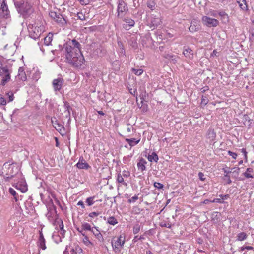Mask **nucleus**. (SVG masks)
<instances>
[{"label": "nucleus", "mask_w": 254, "mask_h": 254, "mask_svg": "<svg viewBox=\"0 0 254 254\" xmlns=\"http://www.w3.org/2000/svg\"><path fill=\"white\" fill-rule=\"evenodd\" d=\"M64 47L66 58L69 63L75 67H79L83 64L84 58L81 50L78 49L77 52L73 51L72 46L68 44H65Z\"/></svg>", "instance_id": "f257e3e1"}, {"label": "nucleus", "mask_w": 254, "mask_h": 254, "mask_svg": "<svg viewBox=\"0 0 254 254\" xmlns=\"http://www.w3.org/2000/svg\"><path fill=\"white\" fill-rule=\"evenodd\" d=\"M14 5L19 14L26 18L34 12L32 5L28 1H15Z\"/></svg>", "instance_id": "f03ea898"}, {"label": "nucleus", "mask_w": 254, "mask_h": 254, "mask_svg": "<svg viewBox=\"0 0 254 254\" xmlns=\"http://www.w3.org/2000/svg\"><path fill=\"white\" fill-rule=\"evenodd\" d=\"M10 79V72L6 65L0 62V85H4Z\"/></svg>", "instance_id": "7ed1b4c3"}, {"label": "nucleus", "mask_w": 254, "mask_h": 254, "mask_svg": "<svg viewBox=\"0 0 254 254\" xmlns=\"http://www.w3.org/2000/svg\"><path fill=\"white\" fill-rule=\"evenodd\" d=\"M125 243V238L121 235L117 238H114L112 240L111 244L114 251L116 253H119L123 247Z\"/></svg>", "instance_id": "20e7f679"}, {"label": "nucleus", "mask_w": 254, "mask_h": 254, "mask_svg": "<svg viewBox=\"0 0 254 254\" xmlns=\"http://www.w3.org/2000/svg\"><path fill=\"white\" fill-rule=\"evenodd\" d=\"M128 11L127 4L123 0H119L117 6V17L123 18Z\"/></svg>", "instance_id": "39448f33"}, {"label": "nucleus", "mask_w": 254, "mask_h": 254, "mask_svg": "<svg viewBox=\"0 0 254 254\" xmlns=\"http://www.w3.org/2000/svg\"><path fill=\"white\" fill-rule=\"evenodd\" d=\"M0 17L5 19L10 18V11L5 0H0Z\"/></svg>", "instance_id": "423d86ee"}, {"label": "nucleus", "mask_w": 254, "mask_h": 254, "mask_svg": "<svg viewBox=\"0 0 254 254\" xmlns=\"http://www.w3.org/2000/svg\"><path fill=\"white\" fill-rule=\"evenodd\" d=\"M203 23L208 27H216L219 25V21L216 19L204 16L202 18Z\"/></svg>", "instance_id": "0eeeda50"}, {"label": "nucleus", "mask_w": 254, "mask_h": 254, "mask_svg": "<svg viewBox=\"0 0 254 254\" xmlns=\"http://www.w3.org/2000/svg\"><path fill=\"white\" fill-rule=\"evenodd\" d=\"M64 80L62 77L54 79L52 81V86L55 92L59 91L62 88L64 83Z\"/></svg>", "instance_id": "6e6552de"}, {"label": "nucleus", "mask_w": 254, "mask_h": 254, "mask_svg": "<svg viewBox=\"0 0 254 254\" xmlns=\"http://www.w3.org/2000/svg\"><path fill=\"white\" fill-rule=\"evenodd\" d=\"M43 31V28L37 26H32L31 30L29 31L30 37L34 39H37L40 37Z\"/></svg>", "instance_id": "1a4fd4ad"}, {"label": "nucleus", "mask_w": 254, "mask_h": 254, "mask_svg": "<svg viewBox=\"0 0 254 254\" xmlns=\"http://www.w3.org/2000/svg\"><path fill=\"white\" fill-rule=\"evenodd\" d=\"M162 23L161 20L159 16L156 15H151L149 18V26L150 28H155L158 27Z\"/></svg>", "instance_id": "9d476101"}, {"label": "nucleus", "mask_w": 254, "mask_h": 254, "mask_svg": "<svg viewBox=\"0 0 254 254\" xmlns=\"http://www.w3.org/2000/svg\"><path fill=\"white\" fill-rule=\"evenodd\" d=\"M54 225L56 229L60 230V234L63 237H64L65 230L64 229V226L63 220L61 219L56 218Z\"/></svg>", "instance_id": "9b49d317"}, {"label": "nucleus", "mask_w": 254, "mask_h": 254, "mask_svg": "<svg viewBox=\"0 0 254 254\" xmlns=\"http://www.w3.org/2000/svg\"><path fill=\"white\" fill-rule=\"evenodd\" d=\"M8 172L5 175L2 174L3 176L4 180L6 181H9L11 179L14 177V174L13 173L14 167L12 164H8Z\"/></svg>", "instance_id": "f8f14e48"}, {"label": "nucleus", "mask_w": 254, "mask_h": 254, "mask_svg": "<svg viewBox=\"0 0 254 254\" xmlns=\"http://www.w3.org/2000/svg\"><path fill=\"white\" fill-rule=\"evenodd\" d=\"M13 186L20 190V191L23 193L26 192L28 190L27 185L24 181L19 182L16 184L13 185Z\"/></svg>", "instance_id": "ddd939ff"}, {"label": "nucleus", "mask_w": 254, "mask_h": 254, "mask_svg": "<svg viewBox=\"0 0 254 254\" xmlns=\"http://www.w3.org/2000/svg\"><path fill=\"white\" fill-rule=\"evenodd\" d=\"M123 21L126 23V24L123 25V27L128 30L131 28V27H132L134 26L135 24V21L132 19L130 18L127 17V18H122Z\"/></svg>", "instance_id": "4468645a"}, {"label": "nucleus", "mask_w": 254, "mask_h": 254, "mask_svg": "<svg viewBox=\"0 0 254 254\" xmlns=\"http://www.w3.org/2000/svg\"><path fill=\"white\" fill-rule=\"evenodd\" d=\"M45 242L46 241L44 237L42 230L39 231V237L38 239V244L39 247L43 250L46 249Z\"/></svg>", "instance_id": "2eb2a0df"}, {"label": "nucleus", "mask_w": 254, "mask_h": 254, "mask_svg": "<svg viewBox=\"0 0 254 254\" xmlns=\"http://www.w3.org/2000/svg\"><path fill=\"white\" fill-rule=\"evenodd\" d=\"M55 128L62 135H64L65 134V130L64 126L56 121L53 125Z\"/></svg>", "instance_id": "dca6fc26"}, {"label": "nucleus", "mask_w": 254, "mask_h": 254, "mask_svg": "<svg viewBox=\"0 0 254 254\" xmlns=\"http://www.w3.org/2000/svg\"><path fill=\"white\" fill-rule=\"evenodd\" d=\"M54 20L62 26H65L67 23V21L65 18L60 13L58 14L56 19H55Z\"/></svg>", "instance_id": "f3484780"}, {"label": "nucleus", "mask_w": 254, "mask_h": 254, "mask_svg": "<svg viewBox=\"0 0 254 254\" xmlns=\"http://www.w3.org/2000/svg\"><path fill=\"white\" fill-rule=\"evenodd\" d=\"M200 29V25L196 20L191 21L190 26L189 28V30L190 32H194L198 31Z\"/></svg>", "instance_id": "a211bd4d"}, {"label": "nucleus", "mask_w": 254, "mask_h": 254, "mask_svg": "<svg viewBox=\"0 0 254 254\" xmlns=\"http://www.w3.org/2000/svg\"><path fill=\"white\" fill-rule=\"evenodd\" d=\"M183 54L186 58L189 59H192L193 58V54L192 50L189 47H187L186 48L184 47V49L183 52Z\"/></svg>", "instance_id": "6ab92c4d"}, {"label": "nucleus", "mask_w": 254, "mask_h": 254, "mask_svg": "<svg viewBox=\"0 0 254 254\" xmlns=\"http://www.w3.org/2000/svg\"><path fill=\"white\" fill-rule=\"evenodd\" d=\"M242 121L244 125L248 127V128H250L251 127V125L253 124V120L251 119L250 117L247 115H244L242 118Z\"/></svg>", "instance_id": "aec40b11"}, {"label": "nucleus", "mask_w": 254, "mask_h": 254, "mask_svg": "<svg viewBox=\"0 0 254 254\" xmlns=\"http://www.w3.org/2000/svg\"><path fill=\"white\" fill-rule=\"evenodd\" d=\"M216 136V134L214 130L210 128L206 133L207 138L209 139L210 141H212L215 140Z\"/></svg>", "instance_id": "412c9836"}, {"label": "nucleus", "mask_w": 254, "mask_h": 254, "mask_svg": "<svg viewBox=\"0 0 254 254\" xmlns=\"http://www.w3.org/2000/svg\"><path fill=\"white\" fill-rule=\"evenodd\" d=\"M146 164V161L143 158H141L137 164L138 169L141 172H143L146 169L145 164Z\"/></svg>", "instance_id": "4be33fe9"}, {"label": "nucleus", "mask_w": 254, "mask_h": 254, "mask_svg": "<svg viewBox=\"0 0 254 254\" xmlns=\"http://www.w3.org/2000/svg\"><path fill=\"white\" fill-rule=\"evenodd\" d=\"M66 44L71 45L73 48V51H76L77 52L78 49L81 50V45L75 39L72 40L71 42L69 43H66Z\"/></svg>", "instance_id": "5701e85b"}, {"label": "nucleus", "mask_w": 254, "mask_h": 254, "mask_svg": "<svg viewBox=\"0 0 254 254\" xmlns=\"http://www.w3.org/2000/svg\"><path fill=\"white\" fill-rule=\"evenodd\" d=\"M93 235L98 239L99 241H103V237L100 232L96 227L94 229L93 228L91 231Z\"/></svg>", "instance_id": "b1692460"}, {"label": "nucleus", "mask_w": 254, "mask_h": 254, "mask_svg": "<svg viewBox=\"0 0 254 254\" xmlns=\"http://www.w3.org/2000/svg\"><path fill=\"white\" fill-rule=\"evenodd\" d=\"M69 254H83L82 249L79 247L76 246L75 248H72L70 251Z\"/></svg>", "instance_id": "393cba45"}, {"label": "nucleus", "mask_w": 254, "mask_h": 254, "mask_svg": "<svg viewBox=\"0 0 254 254\" xmlns=\"http://www.w3.org/2000/svg\"><path fill=\"white\" fill-rule=\"evenodd\" d=\"M125 141L127 142L130 146H133L139 142L140 139H136L134 138L130 139L126 138Z\"/></svg>", "instance_id": "a878e982"}, {"label": "nucleus", "mask_w": 254, "mask_h": 254, "mask_svg": "<svg viewBox=\"0 0 254 254\" xmlns=\"http://www.w3.org/2000/svg\"><path fill=\"white\" fill-rule=\"evenodd\" d=\"M147 159L150 162L154 161L157 163L159 160V158L157 154L153 152L151 155H149L147 157Z\"/></svg>", "instance_id": "bb28decb"}, {"label": "nucleus", "mask_w": 254, "mask_h": 254, "mask_svg": "<svg viewBox=\"0 0 254 254\" xmlns=\"http://www.w3.org/2000/svg\"><path fill=\"white\" fill-rule=\"evenodd\" d=\"M53 40V35L49 33L48 35L44 38V42L45 45L49 46Z\"/></svg>", "instance_id": "cd10ccee"}, {"label": "nucleus", "mask_w": 254, "mask_h": 254, "mask_svg": "<svg viewBox=\"0 0 254 254\" xmlns=\"http://www.w3.org/2000/svg\"><path fill=\"white\" fill-rule=\"evenodd\" d=\"M248 235L245 232H241L237 234V241H242L247 238Z\"/></svg>", "instance_id": "c85d7f7f"}, {"label": "nucleus", "mask_w": 254, "mask_h": 254, "mask_svg": "<svg viewBox=\"0 0 254 254\" xmlns=\"http://www.w3.org/2000/svg\"><path fill=\"white\" fill-rule=\"evenodd\" d=\"M249 32L250 33V40L252 41L254 40V21H253V23L249 29Z\"/></svg>", "instance_id": "c756f323"}, {"label": "nucleus", "mask_w": 254, "mask_h": 254, "mask_svg": "<svg viewBox=\"0 0 254 254\" xmlns=\"http://www.w3.org/2000/svg\"><path fill=\"white\" fill-rule=\"evenodd\" d=\"M76 166L78 168L80 169H88L90 167V166L86 162L82 163H77L76 164Z\"/></svg>", "instance_id": "7c9ffc66"}, {"label": "nucleus", "mask_w": 254, "mask_h": 254, "mask_svg": "<svg viewBox=\"0 0 254 254\" xmlns=\"http://www.w3.org/2000/svg\"><path fill=\"white\" fill-rule=\"evenodd\" d=\"M107 223L112 225H115L118 223L117 219L114 216H111L108 217L107 219Z\"/></svg>", "instance_id": "2f4dec72"}, {"label": "nucleus", "mask_w": 254, "mask_h": 254, "mask_svg": "<svg viewBox=\"0 0 254 254\" xmlns=\"http://www.w3.org/2000/svg\"><path fill=\"white\" fill-rule=\"evenodd\" d=\"M18 77L23 81H26L27 79V76L23 70L20 71V69L19 70Z\"/></svg>", "instance_id": "473e14b6"}, {"label": "nucleus", "mask_w": 254, "mask_h": 254, "mask_svg": "<svg viewBox=\"0 0 254 254\" xmlns=\"http://www.w3.org/2000/svg\"><path fill=\"white\" fill-rule=\"evenodd\" d=\"M117 181L119 183H122L125 186H127V183L124 181L123 176L120 174L118 173L117 177Z\"/></svg>", "instance_id": "72a5a7b5"}, {"label": "nucleus", "mask_w": 254, "mask_h": 254, "mask_svg": "<svg viewBox=\"0 0 254 254\" xmlns=\"http://www.w3.org/2000/svg\"><path fill=\"white\" fill-rule=\"evenodd\" d=\"M253 172V169L252 168H248L247 169L246 171L244 173V175L247 178H253V176L251 175V173Z\"/></svg>", "instance_id": "f704fd0d"}, {"label": "nucleus", "mask_w": 254, "mask_h": 254, "mask_svg": "<svg viewBox=\"0 0 254 254\" xmlns=\"http://www.w3.org/2000/svg\"><path fill=\"white\" fill-rule=\"evenodd\" d=\"M141 225L139 223H136L133 227V233L134 234H136L140 230Z\"/></svg>", "instance_id": "c9c22d12"}, {"label": "nucleus", "mask_w": 254, "mask_h": 254, "mask_svg": "<svg viewBox=\"0 0 254 254\" xmlns=\"http://www.w3.org/2000/svg\"><path fill=\"white\" fill-rule=\"evenodd\" d=\"M9 192L10 194L13 196L14 199L15 200V202H17L18 201V194L16 192L15 190L12 188H10L9 189Z\"/></svg>", "instance_id": "e433bc0d"}, {"label": "nucleus", "mask_w": 254, "mask_h": 254, "mask_svg": "<svg viewBox=\"0 0 254 254\" xmlns=\"http://www.w3.org/2000/svg\"><path fill=\"white\" fill-rule=\"evenodd\" d=\"M156 3L153 0H149L147 2V6L148 8L153 10L155 8Z\"/></svg>", "instance_id": "4c0bfd02"}, {"label": "nucleus", "mask_w": 254, "mask_h": 254, "mask_svg": "<svg viewBox=\"0 0 254 254\" xmlns=\"http://www.w3.org/2000/svg\"><path fill=\"white\" fill-rule=\"evenodd\" d=\"M95 198V196H92V197H88L86 199V203L87 204V205L88 206H91L92 205H93L95 201H94V199Z\"/></svg>", "instance_id": "58836bf2"}, {"label": "nucleus", "mask_w": 254, "mask_h": 254, "mask_svg": "<svg viewBox=\"0 0 254 254\" xmlns=\"http://www.w3.org/2000/svg\"><path fill=\"white\" fill-rule=\"evenodd\" d=\"M64 117L68 119L67 123L70 124L71 121L70 111H64Z\"/></svg>", "instance_id": "ea45409f"}, {"label": "nucleus", "mask_w": 254, "mask_h": 254, "mask_svg": "<svg viewBox=\"0 0 254 254\" xmlns=\"http://www.w3.org/2000/svg\"><path fill=\"white\" fill-rule=\"evenodd\" d=\"M82 228L83 230H89L90 231L92 230V229L91 227V225L88 223H84L83 224H82Z\"/></svg>", "instance_id": "a19ab883"}, {"label": "nucleus", "mask_w": 254, "mask_h": 254, "mask_svg": "<svg viewBox=\"0 0 254 254\" xmlns=\"http://www.w3.org/2000/svg\"><path fill=\"white\" fill-rule=\"evenodd\" d=\"M63 102L64 103V111H70L72 110L70 104L67 101H64Z\"/></svg>", "instance_id": "79ce46f5"}, {"label": "nucleus", "mask_w": 254, "mask_h": 254, "mask_svg": "<svg viewBox=\"0 0 254 254\" xmlns=\"http://www.w3.org/2000/svg\"><path fill=\"white\" fill-rule=\"evenodd\" d=\"M6 95L8 99V102H11L13 100L14 97L12 92L9 91L6 93Z\"/></svg>", "instance_id": "37998d69"}, {"label": "nucleus", "mask_w": 254, "mask_h": 254, "mask_svg": "<svg viewBox=\"0 0 254 254\" xmlns=\"http://www.w3.org/2000/svg\"><path fill=\"white\" fill-rule=\"evenodd\" d=\"M242 1L244 2V4L241 3L239 2V6L243 10H246L247 9V5L246 3V0H242Z\"/></svg>", "instance_id": "c03bdc74"}, {"label": "nucleus", "mask_w": 254, "mask_h": 254, "mask_svg": "<svg viewBox=\"0 0 254 254\" xmlns=\"http://www.w3.org/2000/svg\"><path fill=\"white\" fill-rule=\"evenodd\" d=\"M132 72L136 75H140L143 73V70L142 69H135L132 68Z\"/></svg>", "instance_id": "a18cd8bd"}, {"label": "nucleus", "mask_w": 254, "mask_h": 254, "mask_svg": "<svg viewBox=\"0 0 254 254\" xmlns=\"http://www.w3.org/2000/svg\"><path fill=\"white\" fill-rule=\"evenodd\" d=\"M138 195H135L134 196L132 197L130 199H128L127 200L128 203H134L138 199Z\"/></svg>", "instance_id": "49530a36"}, {"label": "nucleus", "mask_w": 254, "mask_h": 254, "mask_svg": "<svg viewBox=\"0 0 254 254\" xmlns=\"http://www.w3.org/2000/svg\"><path fill=\"white\" fill-rule=\"evenodd\" d=\"M59 13V12H56L55 11H51L49 12V16L50 17L52 18L53 19H56L57 16Z\"/></svg>", "instance_id": "de8ad7c7"}, {"label": "nucleus", "mask_w": 254, "mask_h": 254, "mask_svg": "<svg viewBox=\"0 0 254 254\" xmlns=\"http://www.w3.org/2000/svg\"><path fill=\"white\" fill-rule=\"evenodd\" d=\"M6 104V101L5 99L4 98L2 94H0V105H5Z\"/></svg>", "instance_id": "09e8293b"}, {"label": "nucleus", "mask_w": 254, "mask_h": 254, "mask_svg": "<svg viewBox=\"0 0 254 254\" xmlns=\"http://www.w3.org/2000/svg\"><path fill=\"white\" fill-rule=\"evenodd\" d=\"M208 102V98L206 96H202L201 99V104L203 105H206Z\"/></svg>", "instance_id": "8fccbe9b"}, {"label": "nucleus", "mask_w": 254, "mask_h": 254, "mask_svg": "<svg viewBox=\"0 0 254 254\" xmlns=\"http://www.w3.org/2000/svg\"><path fill=\"white\" fill-rule=\"evenodd\" d=\"M154 187L158 188L159 189H162L164 187L163 185L159 182H154Z\"/></svg>", "instance_id": "3c124183"}, {"label": "nucleus", "mask_w": 254, "mask_h": 254, "mask_svg": "<svg viewBox=\"0 0 254 254\" xmlns=\"http://www.w3.org/2000/svg\"><path fill=\"white\" fill-rule=\"evenodd\" d=\"M160 226L161 227H166V228H171V224H170V223H161L160 224Z\"/></svg>", "instance_id": "603ef678"}, {"label": "nucleus", "mask_w": 254, "mask_h": 254, "mask_svg": "<svg viewBox=\"0 0 254 254\" xmlns=\"http://www.w3.org/2000/svg\"><path fill=\"white\" fill-rule=\"evenodd\" d=\"M228 154L231 156L233 159H236L237 157V154L235 153V152H232L231 151H228Z\"/></svg>", "instance_id": "864d4df0"}, {"label": "nucleus", "mask_w": 254, "mask_h": 254, "mask_svg": "<svg viewBox=\"0 0 254 254\" xmlns=\"http://www.w3.org/2000/svg\"><path fill=\"white\" fill-rule=\"evenodd\" d=\"M100 213L99 212H93L89 214V216L90 217L94 218L95 217H97L99 215Z\"/></svg>", "instance_id": "5fc2aeb1"}, {"label": "nucleus", "mask_w": 254, "mask_h": 254, "mask_svg": "<svg viewBox=\"0 0 254 254\" xmlns=\"http://www.w3.org/2000/svg\"><path fill=\"white\" fill-rule=\"evenodd\" d=\"M211 202L222 203L224 201L220 198H215L213 200L211 201Z\"/></svg>", "instance_id": "6e6d98bb"}, {"label": "nucleus", "mask_w": 254, "mask_h": 254, "mask_svg": "<svg viewBox=\"0 0 254 254\" xmlns=\"http://www.w3.org/2000/svg\"><path fill=\"white\" fill-rule=\"evenodd\" d=\"M124 177H128L130 176V172L128 171H123V174L122 175Z\"/></svg>", "instance_id": "4d7b16f0"}, {"label": "nucleus", "mask_w": 254, "mask_h": 254, "mask_svg": "<svg viewBox=\"0 0 254 254\" xmlns=\"http://www.w3.org/2000/svg\"><path fill=\"white\" fill-rule=\"evenodd\" d=\"M84 236V238L83 239V242L86 245H87L88 244H90L91 242L89 240V239H88V237L86 236V235H85Z\"/></svg>", "instance_id": "13d9d810"}, {"label": "nucleus", "mask_w": 254, "mask_h": 254, "mask_svg": "<svg viewBox=\"0 0 254 254\" xmlns=\"http://www.w3.org/2000/svg\"><path fill=\"white\" fill-rule=\"evenodd\" d=\"M221 17V20L223 21V22L224 23H226L227 22H228V20H229V17L227 14H226V16H223L222 17Z\"/></svg>", "instance_id": "bf43d9fd"}, {"label": "nucleus", "mask_w": 254, "mask_h": 254, "mask_svg": "<svg viewBox=\"0 0 254 254\" xmlns=\"http://www.w3.org/2000/svg\"><path fill=\"white\" fill-rule=\"evenodd\" d=\"M198 177H199V179L201 181H204L205 180L204 175L203 173L202 172H199Z\"/></svg>", "instance_id": "052dcab7"}, {"label": "nucleus", "mask_w": 254, "mask_h": 254, "mask_svg": "<svg viewBox=\"0 0 254 254\" xmlns=\"http://www.w3.org/2000/svg\"><path fill=\"white\" fill-rule=\"evenodd\" d=\"M241 152L244 154L245 159L246 160H247V152L246 151V150L245 148H242L241 149Z\"/></svg>", "instance_id": "680f3d73"}, {"label": "nucleus", "mask_w": 254, "mask_h": 254, "mask_svg": "<svg viewBox=\"0 0 254 254\" xmlns=\"http://www.w3.org/2000/svg\"><path fill=\"white\" fill-rule=\"evenodd\" d=\"M219 196L221 197L220 199L224 201V200H226L228 198L229 195L228 194L220 195Z\"/></svg>", "instance_id": "e2e57ef3"}, {"label": "nucleus", "mask_w": 254, "mask_h": 254, "mask_svg": "<svg viewBox=\"0 0 254 254\" xmlns=\"http://www.w3.org/2000/svg\"><path fill=\"white\" fill-rule=\"evenodd\" d=\"M210 15L215 17H217L218 15V12L216 11H212L210 12Z\"/></svg>", "instance_id": "0e129e2a"}, {"label": "nucleus", "mask_w": 254, "mask_h": 254, "mask_svg": "<svg viewBox=\"0 0 254 254\" xmlns=\"http://www.w3.org/2000/svg\"><path fill=\"white\" fill-rule=\"evenodd\" d=\"M163 57L166 59H171L174 57V55L169 54H165Z\"/></svg>", "instance_id": "69168bd1"}, {"label": "nucleus", "mask_w": 254, "mask_h": 254, "mask_svg": "<svg viewBox=\"0 0 254 254\" xmlns=\"http://www.w3.org/2000/svg\"><path fill=\"white\" fill-rule=\"evenodd\" d=\"M77 205H78V206H81L82 208H85L84 202L82 201H78L77 204Z\"/></svg>", "instance_id": "338daca9"}, {"label": "nucleus", "mask_w": 254, "mask_h": 254, "mask_svg": "<svg viewBox=\"0 0 254 254\" xmlns=\"http://www.w3.org/2000/svg\"><path fill=\"white\" fill-rule=\"evenodd\" d=\"M77 230L78 231H79L82 236H84L86 235L84 231V230H83L82 229V230H80V229L79 228H77Z\"/></svg>", "instance_id": "774afa93"}]
</instances>
